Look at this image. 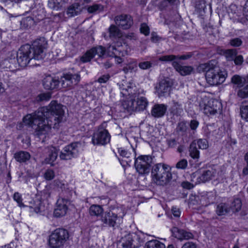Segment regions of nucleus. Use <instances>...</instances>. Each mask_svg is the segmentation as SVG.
I'll return each instance as SVG.
<instances>
[{
	"mask_svg": "<svg viewBox=\"0 0 248 248\" xmlns=\"http://www.w3.org/2000/svg\"><path fill=\"white\" fill-rule=\"evenodd\" d=\"M64 114L63 106L56 101H52L48 106L27 115L23 121L26 124L31 126L34 130V135L40 138L48 133L52 127L58 128L63 120Z\"/></svg>",
	"mask_w": 248,
	"mask_h": 248,
	"instance_id": "1",
	"label": "nucleus"
},
{
	"mask_svg": "<svg viewBox=\"0 0 248 248\" xmlns=\"http://www.w3.org/2000/svg\"><path fill=\"white\" fill-rule=\"evenodd\" d=\"M47 47V42L44 37L34 40L31 46L26 44L22 46L16 53V59L18 65L25 67L32 60H42L45 56Z\"/></svg>",
	"mask_w": 248,
	"mask_h": 248,
	"instance_id": "2",
	"label": "nucleus"
},
{
	"mask_svg": "<svg viewBox=\"0 0 248 248\" xmlns=\"http://www.w3.org/2000/svg\"><path fill=\"white\" fill-rule=\"evenodd\" d=\"M107 54L109 57L124 56L126 54L123 46H117L110 45L107 49L102 46H98L92 48L87 51L81 58V61L83 62H87L91 61L95 55L98 57H102Z\"/></svg>",
	"mask_w": 248,
	"mask_h": 248,
	"instance_id": "3",
	"label": "nucleus"
},
{
	"mask_svg": "<svg viewBox=\"0 0 248 248\" xmlns=\"http://www.w3.org/2000/svg\"><path fill=\"white\" fill-rule=\"evenodd\" d=\"M199 71L205 72L207 82L210 85L214 86L222 84L225 80L226 73L222 72L217 65L216 61L201 64L199 66Z\"/></svg>",
	"mask_w": 248,
	"mask_h": 248,
	"instance_id": "4",
	"label": "nucleus"
},
{
	"mask_svg": "<svg viewBox=\"0 0 248 248\" xmlns=\"http://www.w3.org/2000/svg\"><path fill=\"white\" fill-rule=\"evenodd\" d=\"M151 175L153 181L158 186L167 185L172 178L170 168L162 163L157 164L153 167Z\"/></svg>",
	"mask_w": 248,
	"mask_h": 248,
	"instance_id": "5",
	"label": "nucleus"
},
{
	"mask_svg": "<svg viewBox=\"0 0 248 248\" xmlns=\"http://www.w3.org/2000/svg\"><path fill=\"white\" fill-rule=\"evenodd\" d=\"M69 237V232L66 230L56 229L49 235L48 245L51 248H60L63 246Z\"/></svg>",
	"mask_w": 248,
	"mask_h": 248,
	"instance_id": "6",
	"label": "nucleus"
},
{
	"mask_svg": "<svg viewBox=\"0 0 248 248\" xmlns=\"http://www.w3.org/2000/svg\"><path fill=\"white\" fill-rule=\"evenodd\" d=\"M141 232L128 233L122 236L119 242V248H136L144 242Z\"/></svg>",
	"mask_w": 248,
	"mask_h": 248,
	"instance_id": "7",
	"label": "nucleus"
},
{
	"mask_svg": "<svg viewBox=\"0 0 248 248\" xmlns=\"http://www.w3.org/2000/svg\"><path fill=\"white\" fill-rule=\"evenodd\" d=\"M152 158L150 155H140L136 158L135 167L137 172L140 174H146L149 173Z\"/></svg>",
	"mask_w": 248,
	"mask_h": 248,
	"instance_id": "8",
	"label": "nucleus"
},
{
	"mask_svg": "<svg viewBox=\"0 0 248 248\" xmlns=\"http://www.w3.org/2000/svg\"><path fill=\"white\" fill-rule=\"evenodd\" d=\"M217 173L215 169L211 168L207 170H204L200 173L199 171L193 173L191 176V181L194 182L195 185L201 183H205L212 179Z\"/></svg>",
	"mask_w": 248,
	"mask_h": 248,
	"instance_id": "9",
	"label": "nucleus"
},
{
	"mask_svg": "<svg viewBox=\"0 0 248 248\" xmlns=\"http://www.w3.org/2000/svg\"><path fill=\"white\" fill-rule=\"evenodd\" d=\"M101 220L104 226L114 228L122 222V217L114 211H110L102 215Z\"/></svg>",
	"mask_w": 248,
	"mask_h": 248,
	"instance_id": "10",
	"label": "nucleus"
},
{
	"mask_svg": "<svg viewBox=\"0 0 248 248\" xmlns=\"http://www.w3.org/2000/svg\"><path fill=\"white\" fill-rule=\"evenodd\" d=\"M221 103L217 100L211 99L206 103H200L201 108L203 112L207 115H214L219 111L221 108Z\"/></svg>",
	"mask_w": 248,
	"mask_h": 248,
	"instance_id": "11",
	"label": "nucleus"
},
{
	"mask_svg": "<svg viewBox=\"0 0 248 248\" xmlns=\"http://www.w3.org/2000/svg\"><path fill=\"white\" fill-rule=\"evenodd\" d=\"M110 140V135L108 130L100 126L93 136L92 142L94 145H105Z\"/></svg>",
	"mask_w": 248,
	"mask_h": 248,
	"instance_id": "12",
	"label": "nucleus"
},
{
	"mask_svg": "<svg viewBox=\"0 0 248 248\" xmlns=\"http://www.w3.org/2000/svg\"><path fill=\"white\" fill-rule=\"evenodd\" d=\"M80 80V76L78 73H67L61 77L60 82L62 88H66L77 85Z\"/></svg>",
	"mask_w": 248,
	"mask_h": 248,
	"instance_id": "13",
	"label": "nucleus"
},
{
	"mask_svg": "<svg viewBox=\"0 0 248 248\" xmlns=\"http://www.w3.org/2000/svg\"><path fill=\"white\" fill-rule=\"evenodd\" d=\"M121 93L124 96H129V98L123 101L122 106L124 109L126 110L128 112H132L136 111V108H135V101L134 97H133V93L132 89L130 87L128 89H123L121 92Z\"/></svg>",
	"mask_w": 248,
	"mask_h": 248,
	"instance_id": "14",
	"label": "nucleus"
},
{
	"mask_svg": "<svg viewBox=\"0 0 248 248\" xmlns=\"http://www.w3.org/2000/svg\"><path fill=\"white\" fill-rule=\"evenodd\" d=\"M77 142L72 143L65 146L60 154V157L62 160H69L76 156L78 154Z\"/></svg>",
	"mask_w": 248,
	"mask_h": 248,
	"instance_id": "15",
	"label": "nucleus"
},
{
	"mask_svg": "<svg viewBox=\"0 0 248 248\" xmlns=\"http://www.w3.org/2000/svg\"><path fill=\"white\" fill-rule=\"evenodd\" d=\"M69 201L64 198L60 197L57 202L56 208L54 211V215L57 217L65 216L68 210V204Z\"/></svg>",
	"mask_w": 248,
	"mask_h": 248,
	"instance_id": "16",
	"label": "nucleus"
},
{
	"mask_svg": "<svg viewBox=\"0 0 248 248\" xmlns=\"http://www.w3.org/2000/svg\"><path fill=\"white\" fill-rule=\"evenodd\" d=\"M115 24L124 30L129 29L133 24V20L129 15L122 14L115 16Z\"/></svg>",
	"mask_w": 248,
	"mask_h": 248,
	"instance_id": "17",
	"label": "nucleus"
},
{
	"mask_svg": "<svg viewBox=\"0 0 248 248\" xmlns=\"http://www.w3.org/2000/svg\"><path fill=\"white\" fill-rule=\"evenodd\" d=\"M33 17L28 16L22 18L20 21L21 28L27 29L31 28L35 22H38L43 19V16L40 14H36L35 11H33Z\"/></svg>",
	"mask_w": 248,
	"mask_h": 248,
	"instance_id": "18",
	"label": "nucleus"
},
{
	"mask_svg": "<svg viewBox=\"0 0 248 248\" xmlns=\"http://www.w3.org/2000/svg\"><path fill=\"white\" fill-rule=\"evenodd\" d=\"M133 97L135 101L136 111H142L146 109L148 105V102L146 97L141 96L140 90L136 93H133Z\"/></svg>",
	"mask_w": 248,
	"mask_h": 248,
	"instance_id": "19",
	"label": "nucleus"
},
{
	"mask_svg": "<svg viewBox=\"0 0 248 248\" xmlns=\"http://www.w3.org/2000/svg\"><path fill=\"white\" fill-rule=\"evenodd\" d=\"M0 65L4 69H9L12 71L15 70L18 65L16 59V53H11L7 59L2 61Z\"/></svg>",
	"mask_w": 248,
	"mask_h": 248,
	"instance_id": "20",
	"label": "nucleus"
},
{
	"mask_svg": "<svg viewBox=\"0 0 248 248\" xmlns=\"http://www.w3.org/2000/svg\"><path fill=\"white\" fill-rule=\"evenodd\" d=\"M60 80L50 76L46 77L43 80V85L46 90H53L58 87Z\"/></svg>",
	"mask_w": 248,
	"mask_h": 248,
	"instance_id": "21",
	"label": "nucleus"
},
{
	"mask_svg": "<svg viewBox=\"0 0 248 248\" xmlns=\"http://www.w3.org/2000/svg\"><path fill=\"white\" fill-rule=\"evenodd\" d=\"M167 109V106L163 104H156L152 108L151 113L155 118L163 117Z\"/></svg>",
	"mask_w": 248,
	"mask_h": 248,
	"instance_id": "22",
	"label": "nucleus"
},
{
	"mask_svg": "<svg viewBox=\"0 0 248 248\" xmlns=\"http://www.w3.org/2000/svg\"><path fill=\"white\" fill-rule=\"evenodd\" d=\"M171 85L169 81L163 79L161 80L157 86L156 87V92L159 96H163L170 90Z\"/></svg>",
	"mask_w": 248,
	"mask_h": 248,
	"instance_id": "23",
	"label": "nucleus"
},
{
	"mask_svg": "<svg viewBox=\"0 0 248 248\" xmlns=\"http://www.w3.org/2000/svg\"><path fill=\"white\" fill-rule=\"evenodd\" d=\"M172 65L174 69L182 76H186L191 74L193 68L190 66L181 65L178 61L172 62Z\"/></svg>",
	"mask_w": 248,
	"mask_h": 248,
	"instance_id": "24",
	"label": "nucleus"
},
{
	"mask_svg": "<svg viewBox=\"0 0 248 248\" xmlns=\"http://www.w3.org/2000/svg\"><path fill=\"white\" fill-rule=\"evenodd\" d=\"M173 235L180 240L189 239L193 237V234L182 229L174 227L171 229Z\"/></svg>",
	"mask_w": 248,
	"mask_h": 248,
	"instance_id": "25",
	"label": "nucleus"
},
{
	"mask_svg": "<svg viewBox=\"0 0 248 248\" xmlns=\"http://www.w3.org/2000/svg\"><path fill=\"white\" fill-rule=\"evenodd\" d=\"M68 2V0H48V7L55 10H58Z\"/></svg>",
	"mask_w": 248,
	"mask_h": 248,
	"instance_id": "26",
	"label": "nucleus"
},
{
	"mask_svg": "<svg viewBox=\"0 0 248 248\" xmlns=\"http://www.w3.org/2000/svg\"><path fill=\"white\" fill-rule=\"evenodd\" d=\"M81 11L80 5L78 3H75L69 6L67 10V15L72 17L79 14Z\"/></svg>",
	"mask_w": 248,
	"mask_h": 248,
	"instance_id": "27",
	"label": "nucleus"
},
{
	"mask_svg": "<svg viewBox=\"0 0 248 248\" xmlns=\"http://www.w3.org/2000/svg\"><path fill=\"white\" fill-rule=\"evenodd\" d=\"M231 81L232 83L237 85V87L241 88L248 84L245 77H241L237 75H235L232 77Z\"/></svg>",
	"mask_w": 248,
	"mask_h": 248,
	"instance_id": "28",
	"label": "nucleus"
},
{
	"mask_svg": "<svg viewBox=\"0 0 248 248\" xmlns=\"http://www.w3.org/2000/svg\"><path fill=\"white\" fill-rule=\"evenodd\" d=\"M15 159L20 163L25 162L31 158L30 154L25 151H19L14 155Z\"/></svg>",
	"mask_w": 248,
	"mask_h": 248,
	"instance_id": "29",
	"label": "nucleus"
},
{
	"mask_svg": "<svg viewBox=\"0 0 248 248\" xmlns=\"http://www.w3.org/2000/svg\"><path fill=\"white\" fill-rule=\"evenodd\" d=\"M48 157V162L49 163H52L56 160L58 157L59 150L55 147L50 146L47 148Z\"/></svg>",
	"mask_w": 248,
	"mask_h": 248,
	"instance_id": "30",
	"label": "nucleus"
},
{
	"mask_svg": "<svg viewBox=\"0 0 248 248\" xmlns=\"http://www.w3.org/2000/svg\"><path fill=\"white\" fill-rule=\"evenodd\" d=\"M189 156L195 160L198 161L200 157V152L198 150L197 146L195 145V142H191L189 147Z\"/></svg>",
	"mask_w": 248,
	"mask_h": 248,
	"instance_id": "31",
	"label": "nucleus"
},
{
	"mask_svg": "<svg viewBox=\"0 0 248 248\" xmlns=\"http://www.w3.org/2000/svg\"><path fill=\"white\" fill-rule=\"evenodd\" d=\"M29 207L31 209V212H34L36 213H40L44 210V206L41 201L38 200L34 201L33 203H31Z\"/></svg>",
	"mask_w": 248,
	"mask_h": 248,
	"instance_id": "32",
	"label": "nucleus"
},
{
	"mask_svg": "<svg viewBox=\"0 0 248 248\" xmlns=\"http://www.w3.org/2000/svg\"><path fill=\"white\" fill-rule=\"evenodd\" d=\"M230 208L224 203L218 204L216 208V213L218 216H223L230 212Z\"/></svg>",
	"mask_w": 248,
	"mask_h": 248,
	"instance_id": "33",
	"label": "nucleus"
},
{
	"mask_svg": "<svg viewBox=\"0 0 248 248\" xmlns=\"http://www.w3.org/2000/svg\"><path fill=\"white\" fill-rule=\"evenodd\" d=\"M103 213V209L98 205L93 204L89 208V213L91 216H99Z\"/></svg>",
	"mask_w": 248,
	"mask_h": 248,
	"instance_id": "34",
	"label": "nucleus"
},
{
	"mask_svg": "<svg viewBox=\"0 0 248 248\" xmlns=\"http://www.w3.org/2000/svg\"><path fill=\"white\" fill-rule=\"evenodd\" d=\"M240 115L243 120L248 121V102L244 101L240 107Z\"/></svg>",
	"mask_w": 248,
	"mask_h": 248,
	"instance_id": "35",
	"label": "nucleus"
},
{
	"mask_svg": "<svg viewBox=\"0 0 248 248\" xmlns=\"http://www.w3.org/2000/svg\"><path fill=\"white\" fill-rule=\"evenodd\" d=\"M137 70V64L135 62H130L128 64H126L123 69V71L125 74L136 72Z\"/></svg>",
	"mask_w": 248,
	"mask_h": 248,
	"instance_id": "36",
	"label": "nucleus"
},
{
	"mask_svg": "<svg viewBox=\"0 0 248 248\" xmlns=\"http://www.w3.org/2000/svg\"><path fill=\"white\" fill-rule=\"evenodd\" d=\"M146 248H166L165 246L157 240L149 241L146 243Z\"/></svg>",
	"mask_w": 248,
	"mask_h": 248,
	"instance_id": "37",
	"label": "nucleus"
},
{
	"mask_svg": "<svg viewBox=\"0 0 248 248\" xmlns=\"http://www.w3.org/2000/svg\"><path fill=\"white\" fill-rule=\"evenodd\" d=\"M109 37H120L122 35L118 28L114 25H111L108 28Z\"/></svg>",
	"mask_w": 248,
	"mask_h": 248,
	"instance_id": "38",
	"label": "nucleus"
},
{
	"mask_svg": "<svg viewBox=\"0 0 248 248\" xmlns=\"http://www.w3.org/2000/svg\"><path fill=\"white\" fill-rule=\"evenodd\" d=\"M170 111L174 115H180L183 112V108L180 104L177 102H174L172 106L170 108Z\"/></svg>",
	"mask_w": 248,
	"mask_h": 248,
	"instance_id": "39",
	"label": "nucleus"
},
{
	"mask_svg": "<svg viewBox=\"0 0 248 248\" xmlns=\"http://www.w3.org/2000/svg\"><path fill=\"white\" fill-rule=\"evenodd\" d=\"M192 142H195V145H198L201 149H206L208 147V142L205 139L194 140Z\"/></svg>",
	"mask_w": 248,
	"mask_h": 248,
	"instance_id": "40",
	"label": "nucleus"
},
{
	"mask_svg": "<svg viewBox=\"0 0 248 248\" xmlns=\"http://www.w3.org/2000/svg\"><path fill=\"white\" fill-rule=\"evenodd\" d=\"M237 96L241 98H247L248 96V84L245 86L239 88L237 91Z\"/></svg>",
	"mask_w": 248,
	"mask_h": 248,
	"instance_id": "41",
	"label": "nucleus"
},
{
	"mask_svg": "<svg viewBox=\"0 0 248 248\" xmlns=\"http://www.w3.org/2000/svg\"><path fill=\"white\" fill-rule=\"evenodd\" d=\"M195 8L197 12L202 14V12H204L206 8L205 2L204 0H198L196 2Z\"/></svg>",
	"mask_w": 248,
	"mask_h": 248,
	"instance_id": "42",
	"label": "nucleus"
},
{
	"mask_svg": "<svg viewBox=\"0 0 248 248\" xmlns=\"http://www.w3.org/2000/svg\"><path fill=\"white\" fill-rule=\"evenodd\" d=\"M104 6L101 4H95L88 8V11L90 13L100 12L103 10Z\"/></svg>",
	"mask_w": 248,
	"mask_h": 248,
	"instance_id": "43",
	"label": "nucleus"
},
{
	"mask_svg": "<svg viewBox=\"0 0 248 248\" xmlns=\"http://www.w3.org/2000/svg\"><path fill=\"white\" fill-rule=\"evenodd\" d=\"M242 202L241 200L237 198L234 199L232 202L231 208L233 211L237 212L240 210Z\"/></svg>",
	"mask_w": 248,
	"mask_h": 248,
	"instance_id": "44",
	"label": "nucleus"
},
{
	"mask_svg": "<svg viewBox=\"0 0 248 248\" xmlns=\"http://www.w3.org/2000/svg\"><path fill=\"white\" fill-rule=\"evenodd\" d=\"M177 56L174 55H165L160 57L158 59L159 61L161 62H173L177 61L176 60Z\"/></svg>",
	"mask_w": 248,
	"mask_h": 248,
	"instance_id": "45",
	"label": "nucleus"
},
{
	"mask_svg": "<svg viewBox=\"0 0 248 248\" xmlns=\"http://www.w3.org/2000/svg\"><path fill=\"white\" fill-rule=\"evenodd\" d=\"M237 54L235 49H228L226 51V57L228 61L233 60Z\"/></svg>",
	"mask_w": 248,
	"mask_h": 248,
	"instance_id": "46",
	"label": "nucleus"
},
{
	"mask_svg": "<svg viewBox=\"0 0 248 248\" xmlns=\"http://www.w3.org/2000/svg\"><path fill=\"white\" fill-rule=\"evenodd\" d=\"M51 96L49 93H43L39 94L36 99L37 101H48L50 99Z\"/></svg>",
	"mask_w": 248,
	"mask_h": 248,
	"instance_id": "47",
	"label": "nucleus"
},
{
	"mask_svg": "<svg viewBox=\"0 0 248 248\" xmlns=\"http://www.w3.org/2000/svg\"><path fill=\"white\" fill-rule=\"evenodd\" d=\"M44 178L47 181L52 180L55 177V172L51 169H47L44 173Z\"/></svg>",
	"mask_w": 248,
	"mask_h": 248,
	"instance_id": "48",
	"label": "nucleus"
},
{
	"mask_svg": "<svg viewBox=\"0 0 248 248\" xmlns=\"http://www.w3.org/2000/svg\"><path fill=\"white\" fill-rule=\"evenodd\" d=\"M187 161L186 159H182L179 161L175 165L178 169L185 170L187 166Z\"/></svg>",
	"mask_w": 248,
	"mask_h": 248,
	"instance_id": "49",
	"label": "nucleus"
},
{
	"mask_svg": "<svg viewBox=\"0 0 248 248\" xmlns=\"http://www.w3.org/2000/svg\"><path fill=\"white\" fill-rule=\"evenodd\" d=\"M176 129L177 131L180 132L183 134L186 132L187 129V126L185 122H181L178 123Z\"/></svg>",
	"mask_w": 248,
	"mask_h": 248,
	"instance_id": "50",
	"label": "nucleus"
},
{
	"mask_svg": "<svg viewBox=\"0 0 248 248\" xmlns=\"http://www.w3.org/2000/svg\"><path fill=\"white\" fill-rule=\"evenodd\" d=\"M14 200L16 201L20 207H24V205L22 203V199L21 195L18 192H16L13 196Z\"/></svg>",
	"mask_w": 248,
	"mask_h": 248,
	"instance_id": "51",
	"label": "nucleus"
},
{
	"mask_svg": "<svg viewBox=\"0 0 248 248\" xmlns=\"http://www.w3.org/2000/svg\"><path fill=\"white\" fill-rule=\"evenodd\" d=\"M140 30L141 32L144 34L145 35L147 36L149 34V28L145 23L141 24Z\"/></svg>",
	"mask_w": 248,
	"mask_h": 248,
	"instance_id": "52",
	"label": "nucleus"
},
{
	"mask_svg": "<svg viewBox=\"0 0 248 248\" xmlns=\"http://www.w3.org/2000/svg\"><path fill=\"white\" fill-rule=\"evenodd\" d=\"M139 66L143 70L148 69L152 66V63L148 61L141 62L139 63Z\"/></svg>",
	"mask_w": 248,
	"mask_h": 248,
	"instance_id": "53",
	"label": "nucleus"
},
{
	"mask_svg": "<svg viewBox=\"0 0 248 248\" xmlns=\"http://www.w3.org/2000/svg\"><path fill=\"white\" fill-rule=\"evenodd\" d=\"M207 203L208 204L213 203L215 202L216 196L214 193L210 192L207 195Z\"/></svg>",
	"mask_w": 248,
	"mask_h": 248,
	"instance_id": "54",
	"label": "nucleus"
},
{
	"mask_svg": "<svg viewBox=\"0 0 248 248\" xmlns=\"http://www.w3.org/2000/svg\"><path fill=\"white\" fill-rule=\"evenodd\" d=\"M118 152L121 156L126 157L127 158L129 157L130 153L124 149L123 148H120L118 149Z\"/></svg>",
	"mask_w": 248,
	"mask_h": 248,
	"instance_id": "55",
	"label": "nucleus"
},
{
	"mask_svg": "<svg viewBox=\"0 0 248 248\" xmlns=\"http://www.w3.org/2000/svg\"><path fill=\"white\" fill-rule=\"evenodd\" d=\"M109 75H104L98 78L97 81L100 83H106L109 79Z\"/></svg>",
	"mask_w": 248,
	"mask_h": 248,
	"instance_id": "56",
	"label": "nucleus"
},
{
	"mask_svg": "<svg viewBox=\"0 0 248 248\" xmlns=\"http://www.w3.org/2000/svg\"><path fill=\"white\" fill-rule=\"evenodd\" d=\"M230 44L232 46H239L241 45L242 41L239 38H235L231 41Z\"/></svg>",
	"mask_w": 248,
	"mask_h": 248,
	"instance_id": "57",
	"label": "nucleus"
},
{
	"mask_svg": "<svg viewBox=\"0 0 248 248\" xmlns=\"http://www.w3.org/2000/svg\"><path fill=\"white\" fill-rule=\"evenodd\" d=\"M181 186L183 188L187 189H190L194 187L193 184L187 181L182 182Z\"/></svg>",
	"mask_w": 248,
	"mask_h": 248,
	"instance_id": "58",
	"label": "nucleus"
},
{
	"mask_svg": "<svg viewBox=\"0 0 248 248\" xmlns=\"http://www.w3.org/2000/svg\"><path fill=\"white\" fill-rule=\"evenodd\" d=\"M233 60L234 63L236 65L241 64L243 62V57L241 55H239L237 56H236Z\"/></svg>",
	"mask_w": 248,
	"mask_h": 248,
	"instance_id": "59",
	"label": "nucleus"
},
{
	"mask_svg": "<svg viewBox=\"0 0 248 248\" xmlns=\"http://www.w3.org/2000/svg\"><path fill=\"white\" fill-rule=\"evenodd\" d=\"M199 122L195 120H191L190 124V126L192 130H195L199 125Z\"/></svg>",
	"mask_w": 248,
	"mask_h": 248,
	"instance_id": "60",
	"label": "nucleus"
},
{
	"mask_svg": "<svg viewBox=\"0 0 248 248\" xmlns=\"http://www.w3.org/2000/svg\"><path fill=\"white\" fill-rule=\"evenodd\" d=\"M177 56V60H187L191 57L192 54L190 53H188L187 54L183 55L181 56Z\"/></svg>",
	"mask_w": 248,
	"mask_h": 248,
	"instance_id": "61",
	"label": "nucleus"
},
{
	"mask_svg": "<svg viewBox=\"0 0 248 248\" xmlns=\"http://www.w3.org/2000/svg\"><path fill=\"white\" fill-rule=\"evenodd\" d=\"M172 213L173 216L175 217H179L180 215V211L179 209L173 207L172 209Z\"/></svg>",
	"mask_w": 248,
	"mask_h": 248,
	"instance_id": "62",
	"label": "nucleus"
},
{
	"mask_svg": "<svg viewBox=\"0 0 248 248\" xmlns=\"http://www.w3.org/2000/svg\"><path fill=\"white\" fill-rule=\"evenodd\" d=\"M182 248H196V246L191 242H187L185 243Z\"/></svg>",
	"mask_w": 248,
	"mask_h": 248,
	"instance_id": "63",
	"label": "nucleus"
},
{
	"mask_svg": "<svg viewBox=\"0 0 248 248\" xmlns=\"http://www.w3.org/2000/svg\"><path fill=\"white\" fill-rule=\"evenodd\" d=\"M177 144V141L175 139H171L168 141V145L170 147H175Z\"/></svg>",
	"mask_w": 248,
	"mask_h": 248,
	"instance_id": "64",
	"label": "nucleus"
}]
</instances>
